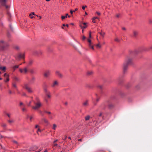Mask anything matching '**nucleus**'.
Masks as SVG:
<instances>
[{
    "label": "nucleus",
    "instance_id": "1",
    "mask_svg": "<svg viewBox=\"0 0 152 152\" xmlns=\"http://www.w3.org/2000/svg\"><path fill=\"white\" fill-rule=\"evenodd\" d=\"M36 99L37 102L34 103L35 105L32 106V108L34 110H37L42 106V104L38 98H36Z\"/></svg>",
    "mask_w": 152,
    "mask_h": 152
},
{
    "label": "nucleus",
    "instance_id": "2",
    "mask_svg": "<svg viewBox=\"0 0 152 152\" xmlns=\"http://www.w3.org/2000/svg\"><path fill=\"white\" fill-rule=\"evenodd\" d=\"M9 46V45L7 42H4L3 40L0 41V47L1 50L6 49Z\"/></svg>",
    "mask_w": 152,
    "mask_h": 152
},
{
    "label": "nucleus",
    "instance_id": "3",
    "mask_svg": "<svg viewBox=\"0 0 152 152\" xmlns=\"http://www.w3.org/2000/svg\"><path fill=\"white\" fill-rule=\"evenodd\" d=\"M132 63V60L131 59H128L126 60L123 64V71L124 72L127 69L128 65L131 64Z\"/></svg>",
    "mask_w": 152,
    "mask_h": 152
},
{
    "label": "nucleus",
    "instance_id": "4",
    "mask_svg": "<svg viewBox=\"0 0 152 152\" xmlns=\"http://www.w3.org/2000/svg\"><path fill=\"white\" fill-rule=\"evenodd\" d=\"M58 82L57 80L54 81L51 85V86L53 88H54L58 86Z\"/></svg>",
    "mask_w": 152,
    "mask_h": 152
},
{
    "label": "nucleus",
    "instance_id": "5",
    "mask_svg": "<svg viewBox=\"0 0 152 152\" xmlns=\"http://www.w3.org/2000/svg\"><path fill=\"white\" fill-rule=\"evenodd\" d=\"M19 70L21 73H23L24 74H26L27 72L28 69L26 67L24 68L23 69H19Z\"/></svg>",
    "mask_w": 152,
    "mask_h": 152
},
{
    "label": "nucleus",
    "instance_id": "6",
    "mask_svg": "<svg viewBox=\"0 0 152 152\" xmlns=\"http://www.w3.org/2000/svg\"><path fill=\"white\" fill-rule=\"evenodd\" d=\"M24 88L29 93H32L33 91L27 85H25L24 86Z\"/></svg>",
    "mask_w": 152,
    "mask_h": 152
},
{
    "label": "nucleus",
    "instance_id": "7",
    "mask_svg": "<svg viewBox=\"0 0 152 152\" xmlns=\"http://www.w3.org/2000/svg\"><path fill=\"white\" fill-rule=\"evenodd\" d=\"M24 57V53H20L16 57V58L18 59V58H23Z\"/></svg>",
    "mask_w": 152,
    "mask_h": 152
},
{
    "label": "nucleus",
    "instance_id": "8",
    "mask_svg": "<svg viewBox=\"0 0 152 152\" xmlns=\"http://www.w3.org/2000/svg\"><path fill=\"white\" fill-rule=\"evenodd\" d=\"M50 72L48 70L45 72L44 74V75L45 77H48L50 75Z\"/></svg>",
    "mask_w": 152,
    "mask_h": 152
},
{
    "label": "nucleus",
    "instance_id": "9",
    "mask_svg": "<svg viewBox=\"0 0 152 152\" xmlns=\"http://www.w3.org/2000/svg\"><path fill=\"white\" fill-rule=\"evenodd\" d=\"M56 75L60 77H62V74L58 71H56Z\"/></svg>",
    "mask_w": 152,
    "mask_h": 152
},
{
    "label": "nucleus",
    "instance_id": "10",
    "mask_svg": "<svg viewBox=\"0 0 152 152\" xmlns=\"http://www.w3.org/2000/svg\"><path fill=\"white\" fill-rule=\"evenodd\" d=\"M83 26H82V25H80V26L82 28H85L87 27L86 23H83Z\"/></svg>",
    "mask_w": 152,
    "mask_h": 152
},
{
    "label": "nucleus",
    "instance_id": "11",
    "mask_svg": "<svg viewBox=\"0 0 152 152\" xmlns=\"http://www.w3.org/2000/svg\"><path fill=\"white\" fill-rule=\"evenodd\" d=\"M12 86L14 88H15L17 91H18V90L17 87L15 83H12Z\"/></svg>",
    "mask_w": 152,
    "mask_h": 152
},
{
    "label": "nucleus",
    "instance_id": "12",
    "mask_svg": "<svg viewBox=\"0 0 152 152\" xmlns=\"http://www.w3.org/2000/svg\"><path fill=\"white\" fill-rule=\"evenodd\" d=\"M83 105L84 107H86L88 105V102L87 101H86L83 103Z\"/></svg>",
    "mask_w": 152,
    "mask_h": 152
},
{
    "label": "nucleus",
    "instance_id": "13",
    "mask_svg": "<svg viewBox=\"0 0 152 152\" xmlns=\"http://www.w3.org/2000/svg\"><path fill=\"white\" fill-rule=\"evenodd\" d=\"M45 94H46V96L49 99H50L51 98V96L50 95V92H49L48 93H46Z\"/></svg>",
    "mask_w": 152,
    "mask_h": 152
},
{
    "label": "nucleus",
    "instance_id": "14",
    "mask_svg": "<svg viewBox=\"0 0 152 152\" xmlns=\"http://www.w3.org/2000/svg\"><path fill=\"white\" fill-rule=\"evenodd\" d=\"M88 41L89 43L88 45L90 47L92 45H93V43L91 42V41L90 39H88Z\"/></svg>",
    "mask_w": 152,
    "mask_h": 152
},
{
    "label": "nucleus",
    "instance_id": "15",
    "mask_svg": "<svg viewBox=\"0 0 152 152\" xmlns=\"http://www.w3.org/2000/svg\"><path fill=\"white\" fill-rule=\"evenodd\" d=\"M0 2L2 4L5 5L6 3V0H0Z\"/></svg>",
    "mask_w": 152,
    "mask_h": 152
},
{
    "label": "nucleus",
    "instance_id": "16",
    "mask_svg": "<svg viewBox=\"0 0 152 152\" xmlns=\"http://www.w3.org/2000/svg\"><path fill=\"white\" fill-rule=\"evenodd\" d=\"M96 46L97 48L100 49L101 48V45L99 43L97 44Z\"/></svg>",
    "mask_w": 152,
    "mask_h": 152
},
{
    "label": "nucleus",
    "instance_id": "17",
    "mask_svg": "<svg viewBox=\"0 0 152 152\" xmlns=\"http://www.w3.org/2000/svg\"><path fill=\"white\" fill-rule=\"evenodd\" d=\"M6 67L5 66H1L0 67V69L2 71H4V72L5 71Z\"/></svg>",
    "mask_w": 152,
    "mask_h": 152
},
{
    "label": "nucleus",
    "instance_id": "18",
    "mask_svg": "<svg viewBox=\"0 0 152 152\" xmlns=\"http://www.w3.org/2000/svg\"><path fill=\"white\" fill-rule=\"evenodd\" d=\"M21 110L23 112H25L27 111L25 107V106H23V107H21Z\"/></svg>",
    "mask_w": 152,
    "mask_h": 152
},
{
    "label": "nucleus",
    "instance_id": "19",
    "mask_svg": "<svg viewBox=\"0 0 152 152\" xmlns=\"http://www.w3.org/2000/svg\"><path fill=\"white\" fill-rule=\"evenodd\" d=\"M99 34L101 35L102 37H104V35L105 34V33L104 32L101 31V32H99Z\"/></svg>",
    "mask_w": 152,
    "mask_h": 152
},
{
    "label": "nucleus",
    "instance_id": "20",
    "mask_svg": "<svg viewBox=\"0 0 152 152\" xmlns=\"http://www.w3.org/2000/svg\"><path fill=\"white\" fill-rule=\"evenodd\" d=\"M8 121L10 124H12L14 122V120L13 119H11L8 120Z\"/></svg>",
    "mask_w": 152,
    "mask_h": 152
},
{
    "label": "nucleus",
    "instance_id": "21",
    "mask_svg": "<svg viewBox=\"0 0 152 152\" xmlns=\"http://www.w3.org/2000/svg\"><path fill=\"white\" fill-rule=\"evenodd\" d=\"M57 127V125L56 124H54L53 125V126L52 129H53L54 130H55L56 129V128Z\"/></svg>",
    "mask_w": 152,
    "mask_h": 152
},
{
    "label": "nucleus",
    "instance_id": "22",
    "mask_svg": "<svg viewBox=\"0 0 152 152\" xmlns=\"http://www.w3.org/2000/svg\"><path fill=\"white\" fill-rule=\"evenodd\" d=\"M138 32L136 31H134L133 32V35L134 36H136L138 34Z\"/></svg>",
    "mask_w": 152,
    "mask_h": 152
},
{
    "label": "nucleus",
    "instance_id": "23",
    "mask_svg": "<svg viewBox=\"0 0 152 152\" xmlns=\"http://www.w3.org/2000/svg\"><path fill=\"white\" fill-rule=\"evenodd\" d=\"M68 16V14H66V16H61V19H62L63 20V19H65V18H67Z\"/></svg>",
    "mask_w": 152,
    "mask_h": 152
},
{
    "label": "nucleus",
    "instance_id": "24",
    "mask_svg": "<svg viewBox=\"0 0 152 152\" xmlns=\"http://www.w3.org/2000/svg\"><path fill=\"white\" fill-rule=\"evenodd\" d=\"M44 91L45 93V94H46V93H48L49 92H50L47 89L45 88H44Z\"/></svg>",
    "mask_w": 152,
    "mask_h": 152
},
{
    "label": "nucleus",
    "instance_id": "25",
    "mask_svg": "<svg viewBox=\"0 0 152 152\" xmlns=\"http://www.w3.org/2000/svg\"><path fill=\"white\" fill-rule=\"evenodd\" d=\"M77 10L78 9L77 8H75V10L72 11V10H71L70 11V12L71 14H72L73 12H75L76 11H77Z\"/></svg>",
    "mask_w": 152,
    "mask_h": 152
},
{
    "label": "nucleus",
    "instance_id": "26",
    "mask_svg": "<svg viewBox=\"0 0 152 152\" xmlns=\"http://www.w3.org/2000/svg\"><path fill=\"white\" fill-rule=\"evenodd\" d=\"M90 118V116L89 115H87L85 118V119L87 121Z\"/></svg>",
    "mask_w": 152,
    "mask_h": 152
},
{
    "label": "nucleus",
    "instance_id": "27",
    "mask_svg": "<svg viewBox=\"0 0 152 152\" xmlns=\"http://www.w3.org/2000/svg\"><path fill=\"white\" fill-rule=\"evenodd\" d=\"M20 106H21V108L23 106H25V105L23 104V102H20Z\"/></svg>",
    "mask_w": 152,
    "mask_h": 152
},
{
    "label": "nucleus",
    "instance_id": "28",
    "mask_svg": "<svg viewBox=\"0 0 152 152\" xmlns=\"http://www.w3.org/2000/svg\"><path fill=\"white\" fill-rule=\"evenodd\" d=\"M19 67L18 65H15L14 66H13L12 67V68L14 69V70H15L16 68H17Z\"/></svg>",
    "mask_w": 152,
    "mask_h": 152
},
{
    "label": "nucleus",
    "instance_id": "29",
    "mask_svg": "<svg viewBox=\"0 0 152 152\" xmlns=\"http://www.w3.org/2000/svg\"><path fill=\"white\" fill-rule=\"evenodd\" d=\"M44 113H46L49 115H50V114H51V113L50 112H49V111H44Z\"/></svg>",
    "mask_w": 152,
    "mask_h": 152
},
{
    "label": "nucleus",
    "instance_id": "30",
    "mask_svg": "<svg viewBox=\"0 0 152 152\" xmlns=\"http://www.w3.org/2000/svg\"><path fill=\"white\" fill-rule=\"evenodd\" d=\"M49 118L50 119H52L53 118V117L52 115L51 114H50V115L49 116Z\"/></svg>",
    "mask_w": 152,
    "mask_h": 152
},
{
    "label": "nucleus",
    "instance_id": "31",
    "mask_svg": "<svg viewBox=\"0 0 152 152\" xmlns=\"http://www.w3.org/2000/svg\"><path fill=\"white\" fill-rule=\"evenodd\" d=\"M44 100H45V102H46V103L47 104H48V99H47V98H45Z\"/></svg>",
    "mask_w": 152,
    "mask_h": 152
},
{
    "label": "nucleus",
    "instance_id": "32",
    "mask_svg": "<svg viewBox=\"0 0 152 152\" xmlns=\"http://www.w3.org/2000/svg\"><path fill=\"white\" fill-rule=\"evenodd\" d=\"M92 22L93 23H96V20H95V19H94V18H93L92 19Z\"/></svg>",
    "mask_w": 152,
    "mask_h": 152
},
{
    "label": "nucleus",
    "instance_id": "33",
    "mask_svg": "<svg viewBox=\"0 0 152 152\" xmlns=\"http://www.w3.org/2000/svg\"><path fill=\"white\" fill-rule=\"evenodd\" d=\"M4 77H9V75L6 73H5L4 74Z\"/></svg>",
    "mask_w": 152,
    "mask_h": 152
},
{
    "label": "nucleus",
    "instance_id": "34",
    "mask_svg": "<svg viewBox=\"0 0 152 152\" xmlns=\"http://www.w3.org/2000/svg\"><path fill=\"white\" fill-rule=\"evenodd\" d=\"M33 15H35L34 12H31V13H30L29 14V16H31Z\"/></svg>",
    "mask_w": 152,
    "mask_h": 152
},
{
    "label": "nucleus",
    "instance_id": "35",
    "mask_svg": "<svg viewBox=\"0 0 152 152\" xmlns=\"http://www.w3.org/2000/svg\"><path fill=\"white\" fill-rule=\"evenodd\" d=\"M96 14L100 16L101 15V13L99 12H96Z\"/></svg>",
    "mask_w": 152,
    "mask_h": 152
},
{
    "label": "nucleus",
    "instance_id": "36",
    "mask_svg": "<svg viewBox=\"0 0 152 152\" xmlns=\"http://www.w3.org/2000/svg\"><path fill=\"white\" fill-rule=\"evenodd\" d=\"M115 40L117 42H119V39L118 38H116L115 39Z\"/></svg>",
    "mask_w": 152,
    "mask_h": 152
},
{
    "label": "nucleus",
    "instance_id": "37",
    "mask_svg": "<svg viewBox=\"0 0 152 152\" xmlns=\"http://www.w3.org/2000/svg\"><path fill=\"white\" fill-rule=\"evenodd\" d=\"M9 77H6V80H5V82H7L9 81Z\"/></svg>",
    "mask_w": 152,
    "mask_h": 152
},
{
    "label": "nucleus",
    "instance_id": "38",
    "mask_svg": "<svg viewBox=\"0 0 152 152\" xmlns=\"http://www.w3.org/2000/svg\"><path fill=\"white\" fill-rule=\"evenodd\" d=\"M86 39V37L84 36L83 35L82 37V40H85V39Z\"/></svg>",
    "mask_w": 152,
    "mask_h": 152
},
{
    "label": "nucleus",
    "instance_id": "39",
    "mask_svg": "<svg viewBox=\"0 0 152 152\" xmlns=\"http://www.w3.org/2000/svg\"><path fill=\"white\" fill-rule=\"evenodd\" d=\"M41 132V130L39 128H38V129L37 131V134H39V133H38V132Z\"/></svg>",
    "mask_w": 152,
    "mask_h": 152
},
{
    "label": "nucleus",
    "instance_id": "40",
    "mask_svg": "<svg viewBox=\"0 0 152 152\" xmlns=\"http://www.w3.org/2000/svg\"><path fill=\"white\" fill-rule=\"evenodd\" d=\"M44 121L45 123H48V120H47L46 119H44Z\"/></svg>",
    "mask_w": 152,
    "mask_h": 152
},
{
    "label": "nucleus",
    "instance_id": "41",
    "mask_svg": "<svg viewBox=\"0 0 152 152\" xmlns=\"http://www.w3.org/2000/svg\"><path fill=\"white\" fill-rule=\"evenodd\" d=\"M87 7V6L85 5V6H83L82 7V9L84 10L85 9V8L86 7Z\"/></svg>",
    "mask_w": 152,
    "mask_h": 152
},
{
    "label": "nucleus",
    "instance_id": "42",
    "mask_svg": "<svg viewBox=\"0 0 152 152\" xmlns=\"http://www.w3.org/2000/svg\"><path fill=\"white\" fill-rule=\"evenodd\" d=\"M149 23L150 24H152V19H150L149 20Z\"/></svg>",
    "mask_w": 152,
    "mask_h": 152
},
{
    "label": "nucleus",
    "instance_id": "43",
    "mask_svg": "<svg viewBox=\"0 0 152 152\" xmlns=\"http://www.w3.org/2000/svg\"><path fill=\"white\" fill-rule=\"evenodd\" d=\"M89 47L90 48H91L93 50H94V46H93V45L90 46Z\"/></svg>",
    "mask_w": 152,
    "mask_h": 152
},
{
    "label": "nucleus",
    "instance_id": "44",
    "mask_svg": "<svg viewBox=\"0 0 152 152\" xmlns=\"http://www.w3.org/2000/svg\"><path fill=\"white\" fill-rule=\"evenodd\" d=\"M31 101H30L29 103L27 104V105L28 106H30L31 105Z\"/></svg>",
    "mask_w": 152,
    "mask_h": 152
},
{
    "label": "nucleus",
    "instance_id": "45",
    "mask_svg": "<svg viewBox=\"0 0 152 152\" xmlns=\"http://www.w3.org/2000/svg\"><path fill=\"white\" fill-rule=\"evenodd\" d=\"M120 14H117L116 15V16L117 18H119L120 17Z\"/></svg>",
    "mask_w": 152,
    "mask_h": 152
},
{
    "label": "nucleus",
    "instance_id": "46",
    "mask_svg": "<svg viewBox=\"0 0 152 152\" xmlns=\"http://www.w3.org/2000/svg\"><path fill=\"white\" fill-rule=\"evenodd\" d=\"M63 26H67V27H68V26H69V25L68 24H66V25H65L64 24H63Z\"/></svg>",
    "mask_w": 152,
    "mask_h": 152
},
{
    "label": "nucleus",
    "instance_id": "47",
    "mask_svg": "<svg viewBox=\"0 0 152 152\" xmlns=\"http://www.w3.org/2000/svg\"><path fill=\"white\" fill-rule=\"evenodd\" d=\"M102 113H100L99 115V117H101L102 116Z\"/></svg>",
    "mask_w": 152,
    "mask_h": 152
},
{
    "label": "nucleus",
    "instance_id": "48",
    "mask_svg": "<svg viewBox=\"0 0 152 152\" xmlns=\"http://www.w3.org/2000/svg\"><path fill=\"white\" fill-rule=\"evenodd\" d=\"M91 32H90L89 33V38H91Z\"/></svg>",
    "mask_w": 152,
    "mask_h": 152
},
{
    "label": "nucleus",
    "instance_id": "49",
    "mask_svg": "<svg viewBox=\"0 0 152 152\" xmlns=\"http://www.w3.org/2000/svg\"><path fill=\"white\" fill-rule=\"evenodd\" d=\"M7 116L9 117V118H10V115L9 114H7Z\"/></svg>",
    "mask_w": 152,
    "mask_h": 152
},
{
    "label": "nucleus",
    "instance_id": "50",
    "mask_svg": "<svg viewBox=\"0 0 152 152\" xmlns=\"http://www.w3.org/2000/svg\"><path fill=\"white\" fill-rule=\"evenodd\" d=\"M9 92L10 94H12V92L10 90H9Z\"/></svg>",
    "mask_w": 152,
    "mask_h": 152
},
{
    "label": "nucleus",
    "instance_id": "51",
    "mask_svg": "<svg viewBox=\"0 0 152 152\" xmlns=\"http://www.w3.org/2000/svg\"><path fill=\"white\" fill-rule=\"evenodd\" d=\"M94 19H99V18L97 17H93Z\"/></svg>",
    "mask_w": 152,
    "mask_h": 152
},
{
    "label": "nucleus",
    "instance_id": "52",
    "mask_svg": "<svg viewBox=\"0 0 152 152\" xmlns=\"http://www.w3.org/2000/svg\"><path fill=\"white\" fill-rule=\"evenodd\" d=\"M33 117L32 116H30L29 117V119L31 121V119H32Z\"/></svg>",
    "mask_w": 152,
    "mask_h": 152
},
{
    "label": "nucleus",
    "instance_id": "53",
    "mask_svg": "<svg viewBox=\"0 0 152 152\" xmlns=\"http://www.w3.org/2000/svg\"><path fill=\"white\" fill-rule=\"evenodd\" d=\"M13 142L15 143H16V144H17V141H13Z\"/></svg>",
    "mask_w": 152,
    "mask_h": 152
},
{
    "label": "nucleus",
    "instance_id": "54",
    "mask_svg": "<svg viewBox=\"0 0 152 152\" xmlns=\"http://www.w3.org/2000/svg\"><path fill=\"white\" fill-rule=\"evenodd\" d=\"M3 126L4 127H6V125L5 124H4L3 125Z\"/></svg>",
    "mask_w": 152,
    "mask_h": 152
},
{
    "label": "nucleus",
    "instance_id": "55",
    "mask_svg": "<svg viewBox=\"0 0 152 152\" xmlns=\"http://www.w3.org/2000/svg\"><path fill=\"white\" fill-rule=\"evenodd\" d=\"M48 150L46 149H45L44 151V152H48Z\"/></svg>",
    "mask_w": 152,
    "mask_h": 152
},
{
    "label": "nucleus",
    "instance_id": "56",
    "mask_svg": "<svg viewBox=\"0 0 152 152\" xmlns=\"http://www.w3.org/2000/svg\"><path fill=\"white\" fill-rule=\"evenodd\" d=\"M4 6H5L6 7V8H9V7L8 6H7V5H5Z\"/></svg>",
    "mask_w": 152,
    "mask_h": 152
},
{
    "label": "nucleus",
    "instance_id": "57",
    "mask_svg": "<svg viewBox=\"0 0 152 152\" xmlns=\"http://www.w3.org/2000/svg\"><path fill=\"white\" fill-rule=\"evenodd\" d=\"M38 127H39V126L38 125H36L35 126V128H37Z\"/></svg>",
    "mask_w": 152,
    "mask_h": 152
},
{
    "label": "nucleus",
    "instance_id": "58",
    "mask_svg": "<svg viewBox=\"0 0 152 152\" xmlns=\"http://www.w3.org/2000/svg\"><path fill=\"white\" fill-rule=\"evenodd\" d=\"M30 16V18H31L32 19V18H34V16H33L32 15H31V16Z\"/></svg>",
    "mask_w": 152,
    "mask_h": 152
},
{
    "label": "nucleus",
    "instance_id": "59",
    "mask_svg": "<svg viewBox=\"0 0 152 152\" xmlns=\"http://www.w3.org/2000/svg\"><path fill=\"white\" fill-rule=\"evenodd\" d=\"M58 140H55L54 141V143H55L56 142H57V141Z\"/></svg>",
    "mask_w": 152,
    "mask_h": 152
},
{
    "label": "nucleus",
    "instance_id": "60",
    "mask_svg": "<svg viewBox=\"0 0 152 152\" xmlns=\"http://www.w3.org/2000/svg\"><path fill=\"white\" fill-rule=\"evenodd\" d=\"M57 144L56 143L54 144V146H57Z\"/></svg>",
    "mask_w": 152,
    "mask_h": 152
},
{
    "label": "nucleus",
    "instance_id": "61",
    "mask_svg": "<svg viewBox=\"0 0 152 152\" xmlns=\"http://www.w3.org/2000/svg\"><path fill=\"white\" fill-rule=\"evenodd\" d=\"M79 141H82V139H80L78 140Z\"/></svg>",
    "mask_w": 152,
    "mask_h": 152
},
{
    "label": "nucleus",
    "instance_id": "62",
    "mask_svg": "<svg viewBox=\"0 0 152 152\" xmlns=\"http://www.w3.org/2000/svg\"><path fill=\"white\" fill-rule=\"evenodd\" d=\"M32 63V62L30 61L29 63V64H31Z\"/></svg>",
    "mask_w": 152,
    "mask_h": 152
},
{
    "label": "nucleus",
    "instance_id": "63",
    "mask_svg": "<svg viewBox=\"0 0 152 152\" xmlns=\"http://www.w3.org/2000/svg\"><path fill=\"white\" fill-rule=\"evenodd\" d=\"M99 99H96V101L97 102H98L99 101Z\"/></svg>",
    "mask_w": 152,
    "mask_h": 152
},
{
    "label": "nucleus",
    "instance_id": "64",
    "mask_svg": "<svg viewBox=\"0 0 152 152\" xmlns=\"http://www.w3.org/2000/svg\"><path fill=\"white\" fill-rule=\"evenodd\" d=\"M122 29L124 30H125L126 29L125 28H123Z\"/></svg>",
    "mask_w": 152,
    "mask_h": 152
}]
</instances>
